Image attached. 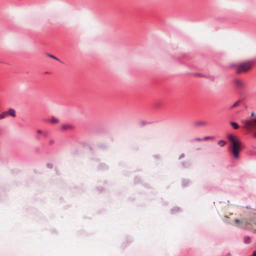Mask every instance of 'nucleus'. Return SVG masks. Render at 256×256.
<instances>
[{
	"label": "nucleus",
	"mask_w": 256,
	"mask_h": 256,
	"mask_svg": "<svg viewBox=\"0 0 256 256\" xmlns=\"http://www.w3.org/2000/svg\"><path fill=\"white\" fill-rule=\"evenodd\" d=\"M254 116V112L251 113L250 116L253 117Z\"/></svg>",
	"instance_id": "nucleus-18"
},
{
	"label": "nucleus",
	"mask_w": 256,
	"mask_h": 256,
	"mask_svg": "<svg viewBox=\"0 0 256 256\" xmlns=\"http://www.w3.org/2000/svg\"><path fill=\"white\" fill-rule=\"evenodd\" d=\"M226 143V142L224 140H220L218 142V144L222 146H224L225 145Z\"/></svg>",
	"instance_id": "nucleus-12"
},
{
	"label": "nucleus",
	"mask_w": 256,
	"mask_h": 256,
	"mask_svg": "<svg viewBox=\"0 0 256 256\" xmlns=\"http://www.w3.org/2000/svg\"><path fill=\"white\" fill-rule=\"evenodd\" d=\"M234 84L238 88H244L246 86L244 82L240 79H235L234 80Z\"/></svg>",
	"instance_id": "nucleus-5"
},
{
	"label": "nucleus",
	"mask_w": 256,
	"mask_h": 256,
	"mask_svg": "<svg viewBox=\"0 0 256 256\" xmlns=\"http://www.w3.org/2000/svg\"><path fill=\"white\" fill-rule=\"evenodd\" d=\"M7 113V116L10 115L12 117L16 116V112L14 109L10 108L7 111H5Z\"/></svg>",
	"instance_id": "nucleus-7"
},
{
	"label": "nucleus",
	"mask_w": 256,
	"mask_h": 256,
	"mask_svg": "<svg viewBox=\"0 0 256 256\" xmlns=\"http://www.w3.org/2000/svg\"><path fill=\"white\" fill-rule=\"evenodd\" d=\"M7 116V113L6 112L0 114V120L3 119Z\"/></svg>",
	"instance_id": "nucleus-9"
},
{
	"label": "nucleus",
	"mask_w": 256,
	"mask_h": 256,
	"mask_svg": "<svg viewBox=\"0 0 256 256\" xmlns=\"http://www.w3.org/2000/svg\"><path fill=\"white\" fill-rule=\"evenodd\" d=\"M54 143V140H50V141H49V144H50L52 145V144Z\"/></svg>",
	"instance_id": "nucleus-15"
},
{
	"label": "nucleus",
	"mask_w": 256,
	"mask_h": 256,
	"mask_svg": "<svg viewBox=\"0 0 256 256\" xmlns=\"http://www.w3.org/2000/svg\"><path fill=\"white\" fill-rule=\"evenodd\" d=\"M230 124L234 127V129H238L239 128L238 125L234 122H231Z\"/></svg>",
	"instance_id": "nucleus-11"
},
{
	"label": "nucleus",
	"mask_w": 256,
	"mask_h": 256,
	"mask_svg": "<svg viewBox=\"0 0 256 256\" xmlns=\"http://www.w3.org/2000/svg\"><path fill=\"white\" fill-rule=\"evenodd\" d=\"M244 240L246 244H248L250 242V238L248 236H246L244 237Z\"/></svg>",
	"instance_id": "nucleus-8"
},
{
	"label": "nucleus",
	"mask_w": 256,
	"mask_h": 256,
	"mask_svg": "<svg viewBox=\"0 0 256 256\" xmlns=\"http://www.w3.org/2000/svg\"><path fill=\"white\" fill-rule=\"evenodd\" d=\"M244 125L248 128H256V118L246 121ZM254 136L256 137V132L254 134Z\"/></svg>",
	"instance_id": "nucleus-4"
},
{
	"label": "nucleus",
	"mask_w": 256,
	"mask_h": 256,
	"mask_svg": "<svg viewBox=\"0 0 256 256\" xmlns=\"http://www.w3.org/2000/svg\"><path fill=\"white\" fill-rule=\"evenodd\" d=\"M254 62L252 60L244 61L237 63L232 64L230 65L236 74H240L248 72L252 68Z\"/></svg>",
	"instance_id": "nucleus-1"
},
{
	"label": "nucleus",
	"mask_w": 256,
	"mask_h": 256,
	"mask_svg": "<svg viewBox=\"0 0 256 256\" xmlns=\"http://www.w3.org/2000/svg\"><path fill=\"white\" fill-rule=\"evenodd\" d=\"M250 256H256V251H254Z\"/></svg>",
	"instance_id": "nucleus-17"
},
{
	"label": "nucleus",
	"mask_w": 256,
	"mask_h": 256,
	"mask_svg": "<svg viewBox=\"0 0 256 256\" xmlns=\"http://www.w3.org/2000/svg\"><path fill=\"white\" fill-rule=\"evenodd\" d=\"M246 208H250V206H246Z\"/></svg>",
	"instance_id": "nucleus-21"
},
{
	"label": "nucleus",
	"mask_w": 256,
	"mask_h": 256,
	"mask_svg": "<svg viewBox=\"0 0 256 256\" xmlns=\"http://www.w3.org/2000/svg\"><path fill=\"white\" fill-rule=\"evenodd\" d=\"M234 222L237 226L240 228L253 230L254 232H256V230L254 228V226H256V216L252 220H249L246 219L241 220L235 219Z\"/></svg>",
	"instance_id": "nucleus-3"
},
{
	"label": "nucleus",
	"mask_w": 256,
	"mask_h": 256,
	"mask_svg": "<svg viewBox=\"0 0 256 256\" xmlns=\"http://www.w3.org/2000/svg\"><path fill=\"white\" fill-rule=\"evenodd\" d=\"M76 128L75 126L72 124H63L61 126V129L63 130L70 131L74 130Z\"/></svg>",
	"instance_id": "nucleus-6"
},
{
	"label": "nucleus",
	"mask_w": 256,
	"mask_h": 256,
	"mask_svg": "<svg viewBox=\"0 0 256 256\" xmlns=\"http://www.w3.org/2000/svg\"><path fill=\"white\" fill-rule=\"evenodd\" d=\"M196 140H198V141H200L201 140V139L200 138H196Z\"/></svg>",
	"instance_id": "nucleus-19"
},
{
	"label": "nucleus",
	"mask_w": 256,
	"mask_h": 256,
	"mask_svg": "<svg viewBox=\"0 0 256 256\" xmlns=\"http://www.w3.org/2000/svg\"><path fill=\"white\" fill-rule=\"evenodd\" d=\"M228 138L232 144L230 150L233 157L236 159H238L240 152L242 149L241 141L232 134L228 135Z\"/></svg>",
	"instance_id": "nucleus-2"
},
{
	"label": "nucleus",
	"mask_w": 256,
	"mask_h": 256,
	"mask_svg": "<svg viewBox=\"0 0 256 256\" xmlns=\"http://www.w3.org/2000/svg\"><path fill=\"white\" fill-rule=\"evenodd\" d=\"M240 104V102H236L235 103H234V104L231 107V108H233L235 107H236L238 106Z\"/></svg>",
	"instance_id": "nucleus-13"
},
{
	"label": "nucleus",
	"mask_w": 256,
	"mask_h": 256,
	"mask_svg": "<svg viewBox=\"0 0 256 256\" xmlns=\"http://www.w3.org/2000/svg\"><path fill=\"white\" fill-rule=\"evenodd\" d=\"M210 138L209 137V136H206V137L204 138V140H209Z\"/></svg>",
	"instance_id": "nucleus-16"
},
{
	"label": "nucleus",
	"mask_w": 256,
	"mask_h": 256,
	"mask_svg": "<svg viewBox=\"0 0 256 256\" xmlns=\"http://www.w3.org/2000/svg\"><path fill=\"white\" fill-rule=\"evenodd\" d=\"M50 122L53 124H58V120L55 118H52L50 120Z\"/></svg>",
	"instance_id": "nucleus-10"
},
{
	"label": "nucleus",
	"mask_w": 256,
	"mask_h": 256,
	"mask_svg": "<svg viewBox=\"0 0 256 256\" xmlns=\"http://www.w3.org/2000/svg\"><path fill=\"white\" fill-rule=\"evenodd\" d=\"M49 56H50V57L51 58H54V59H55V60H58L56 57H55V56H53V55L50 54V55H49Z\"/></svg>",
	"instance_id": "nucleus-14"
},
{
	"label": "nucleus",
	"mask_w": 256,
	"mask_h": 256,
	"mask_svg": "<svg viewBox=\"0 0 256 256\" xmlns=\"http://www.w3.org/2000/svg\"><path fill=\"white\" fill-rule=\"evenodd\" d=\"M38 132L39 133V134H41L42 133V131L40 130H38Z\"/></svg>",
	"instance_id": "nucleus-20"
}]
</instances>
